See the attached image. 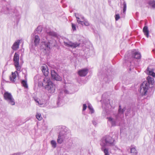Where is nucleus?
<instances>
[{
  "label": "nucleus",
  "mask_w": 155,
  "mask_h": 155,
  "mask_svg": "<svg viewBox=\"0 0 155 155\" xmlns=\"http://www.w3.org/2000/svg\"><path fill=\"white\" fill-rule=\"evenodd\" d=\"M74 15L76 17V18L77 19V22L79 24H81L82 25H83V24L82 23L83 22V21H81V19L79 18V17L78 16V14L75 13H74Z\"/></svg>",
  "instance_id": "cd10ccee"
},
{
  "label": "nucleus",
  "mask_w": 155,
  "mask_h": 155,
  "mask_svg": "<svg viewBox=\"0 0 155 155\" xmlns=\"http://www.w3.org/2000/svg\"><path fill=\"white\" fill-rule=\"evenodd\" d=\"M42 71L43 72L44 75L45 76V77H47L46 76L48 75V72L47 69L45 70H44V68H42Z\"/></svg>",
  "instance_id": "c756f323"
},
{
  "label": "nucleus",
  "mask_w": 155,
  "mask_h": 155,
  "mask_svg": "<svg viewBox=\"0 0 155 155\" xmlns=\"http://www.w3.org/2000/svg\"><path fill=\"white\" fill-rule=\"evenodd\" d=\"M34 100L37 103V104L38 105V104H39V102L40 100L37 98H34Z\"/></svg>",
  "instance_id": "4c0bfd02"
},
{
  "label": "nucleus",
  "mask_w": 155,
  "mask_h": 155,
  "mask_svg": "<svg viewBox=\"0 0 155 155\" xmlns=\"http://www.w3.org/2000/svg\"><path fill=\"white\" fill-rule=\"evenodd\" d=\"M87 106L85 104H83V110H85L87 108Z\"/></svg>",
  "instance_id": "58836bf2"
},
{
  "label": "nucleus",
  "mask_w": 155,
  "mask_h": 155,
  "mask_svg": "<svg viewBox=\"0 0 155 155\" xmlns=\"http://www.w3.org/2000/svg\"><path fill=\"white\" fill-rule=\"evenodd\" d=\"M88 42H86L85 43H83V45H82L84 51L87 52L89 51V46L88 45Z\"/></svg>",
  "instance_id": "6ab92c4d"
},
{
  "label": "nucleus",
  "mask_w": 155,
  "mask_h": 155,
  "mask_svg": "<svg viewBox=\"0 0 155 155\" xmlns=\"http://www.w3.org/2000/svg\"><path fill=\"white\" fill-rule=\"evenodd\" d=\"M20 42V40H18L15 42L12 47V49L14 50H17L19 48Z\"/></svg>",
  "instance_id": "a211bd4d"
},
{
  "label": "nucleus",
  "mask_w": 155,
  "mask_h": 155,
  "mask_svg": "<svg viewBox=\"0 0 155 155\" xmlns=\"http://www.w3.org/2000/svg\"><path fill=\"white\" fill-rule=\"evenodd\" d=\"M51 45V44L49 41L42 42L41 48L45 50H49L50 49Z\"/></svg>",
  "instance_id": "9d476101"
},
{
  "label": "nucleus",
  "mask_w": 155,
  "mask_h": 155,
  "mask_svg": "<svg viewBox=\"0 0 155 155\" xmlns=\"http://www.w3.org/2000/svg\"><path fill=\"white\" fill-rule=\"evenodd\" d=\"M60 97H58V100L57 101V105H58V106H59L60 105V104H61V103H60Z\"/></svg>",
  "instance_id": "ea45409f"
},
{
  "label": "nucleus",
  "mask_w": 155,
  "mask_h": 155,
  "mask_svg": "<svg viewBox=\"0 0 155 155\" xmlns=\"http://www.w3.org/2000/svg\"><path fill=\"white\" fill-rule=\"evenodd\" d=\"M48 7V5H46L45 6H43V5H42L41 6V7L42 8H47Z\"/></svg>",
  "instance_id": "a18cd8bd"
},
{
  "label": "nucleus",
  "mask_w": 155,
  "mask_h": 155,
  "mask_svg": "<svg viewBox=\"0 0 155 155\" xmlns=\"http://www.w3.org/2000/svg\"><path fill=\"white\" fill-rule=\"evenodd\" d=\"M132 58H141V55L140 53L134 50L132 51Z\"/></svg>",
  "instance_id": "4468645a"
},
{
  "label": "nucleus",
  "mask_w": 155,
  "mask_h": 155,
  "mask_svg": "<svg viewBox=\"0 0 155 155\" xmlns=\"http://www.w3.org/2000/svg\"><path fill=\"white\" fill-rule=\"evenodd\" d=\"M116 149L117 150H118V149L120 150V149H119L117 147H116Z\"/></svg>",
  "instance_id": "09e8293b"
},
{
  "label": "nucleus",
  "mask_w": 155,
  "mask_h": 155,
  "mask_svg": "<svg viewBox=\"0 0 155 155\" xmlns=\"http://www.w3.org/2000/svg\"><path fill=\"white\" fill-rule=\"evenodd\" d=\"M115 139L113 138L110 134L103 137L101 139L100 143L101 149L104 151V155H109L108 150L106 146H113L115 145Z\"/></svg>",
  "instance_id": "f257e3e1"
},
{
  "label": "nucleus",
  "mask_w": 155,
  "mask_h": 155,
  "mask_svg": "<svg viewBox=\"0 0 155 155\" xmlns=\"http://www.w3.org/2000/svg\"><path fill=\"white\" fill-rule=\"evenodd\" d=\"M42 86L45 87L50 93H54L55 90V85L48 77H45L42 83Z\"/></svg>",
  "instance_id": "20e7f679"
},
{
  "label": "nucleus",
  "mask_w": 155,
  "mask_h": 155,
  "mask_svg": "<svg viewBox=\"0 0 155 155\" xmlns=\"http://www.w3.org/2000/svg\"><path fill=\"white\" fill-rule=\"evenodd\" d=\"M17 74L18 75V72L16 71L14 72H12V74L10 76V79L12 82H15V79L17 77Z\"/></svg>",
  "instance_id": "f3484780"
},
{
  "label": "nucleus",
  "mask_w": 155,
  "mask_h": 155,
  "mask_svg": "<svg viewBox=\"0 0 155 155\" xmlns=\"http://www.w3.org/2000/svg\"><path fill=\"white\" fill-rule=\"evenodd\" d=\"M51 75L52 78L57 81H61L62 80L61 77L54 70L51 71Z\"/></svg>",
  "instance_id": "6e6552de"
},
{
  "label": "nucleus",
  "mask_w": 155,
  "mask_h": 155,
  "mask_svg": "<svg viewBox=\"0 0 155 155\" xmlns=\"http://www.w3.org/2000/svg\"><path fill=\"white\" fill-rule=\"evenodd\" d=\"M83 23H84V25L86 26H89L90 25V24H89V22L87 21L86 20H85L84 21V22Z\"/></svg>",
  "instance_id": "72a5a7b5"
},
{
  "label": "nucleus",
  "mask_w": 155,
  "mask_h": 155,
  "mask_svg": "<svg viewBox=\"0 0 155 155\" xmlns=\"http://www.w3.org/2000/svg\"><path fill=\"white\" fill-rule=\"evenodd\" d=\"M51 143L52 145V147L54 148H55L56 147V143L55 140H51Z\"/></svg>",
  "instance_id": "2f4dec72"
},
{
  "label": "nucleus",
  "mask_w": 155,
  "mask_h": 155,
  "mask_svg": "<svg viewBox=\"0 0 155 155\" xmlns=\"http://www.w3.org/2000/svg\"><path fill=\"white\" fill-rule=\"evenodd\" d=\"M47 34L48 35L54 37H56L57 36V34L55 32L53 31H46Z\"/></svg>",
  "instance_id": "393cba45"
},
{
  "label": "nucleus",
  "mask_w": 155,
  "mask_h": 155,
  "mask_svg": "<svg viewBox=\"0 0 155 155\" xmlns=\"http://www.w3.org/2000/svg\"><path fill=\"white\" fill-rule=\"evenodd\" d=\"M38 105L41 107H45L47 105L46 101L45 100L43 99L40 100L39 104H38Z\"/></svg>",
  "instance_id": "412c9836"
},
{
  "label": "nucleus",
  "mask_w": 155,
  "mask_h": 155,
  "mask_svg": "<svg viewBox=\"0 0 155 155\" xmlns=\"http://www.w3.org/2000/svg\"><path fill=\"white\" fill-rule=\"evenodd\" d=\"M33 41H34V45L36 46H38L40 42V38L39 36L37 35H35L33 38Z\"/></svg>",
  "instance_id": "dca6fc26"
},
{
  "label": "nucleus",
  "mask_w": 155,
  "mask_h": 155,
  "mask_svg": "<svg viewBox=\"0 0 155 155\" xmlns=\"http://www.w3.org/2000/svg\"><path fill=\"white\" fill-rule=\"evenodd\" d=\"M104 69L105 70V73L107 74V76L104 78V81L106 82H108L109 81H110L111 80V76L109 75V73L111 72V70L107 69L106 70V68H105ZM103 72H104V69L103 71Z\"/></svg>",
  "instance_id": "f8f14e48"
},
{
  "label": "nucleus",
  "mask_w": 155,
  "mask_h": 155,
  "mask_svg": "<svg viewBox=\"0 0 155 155\" xmlns=\"http://www.w3.org/2000/svg\"><path fill=\"white\" fill-rule=\"evenodd\" d=\"M130 153H133V154L136 155L137 153V150L135 147H133L131 145L130 148Z\"/></svg>",
  "instance_id": "bb28decb"
},
{
  "label": "nucleus",
  "mask_w": 155,
  "mask_h": 155,
  "mask_svg": "<svg viewBox=\"0 0 155 155\" xmlns=\"http://www.w3.org/2000/svg\"><path fill=\"white\" fill-rule=\"evenodd\" d=\"M92 123L94 125H95L97 124V122H96V121L93 120L92 121Z\"/></svg>",
  "instance_id": "c03bdc74"
},
{
  "label": "nucleus",
  "mask_w": 155,
  "mask_h": 155,
  "mask_svg": "<svg viewBox=\"0 0 155 155\" xmlns=\"http://www.w3.org/2000/svg\"><path fill=\"white\" fill-rule=\"evenodd\" d=\"M42 28L41 26H38L36 29V30L37 31L38 33L40 32L42 30Z\"/></svg>",
  "instance_id": "473e14b6"
},
{
  "label": "nucleus",
  "mask_w": 155,
  "mask_h": 155,
  "mask_svg": "<svg viewBox=\"0 0 155 155\" xmlns=\"http://www.w3.org/2000/svg\"><path fill=\"white\" fill-rule=\"evenodd\" d=\"M21 83L22 86L25 88H27L28 87V86L26 81L23 80L22 81Z\"/></svg>",
  "instance_id": "c85d7f7f"
},
{
  "label": "nucleus",
  "mask_w": 155,
  "mask_h": 155,
  "mask_svg": "<svg viewBox=\"0 0 155 155\" xmlns=\"http://www.w3.org/2000/svg\"><path fill=\"white\" fill-rule=\"evenodd\" d=\"M42 68H44V70H46L47 69V68H45L44 67H42Z\"/></svg>",
  "instance_id": "de8ad7c7"
},
{
  "label": "nucleus",
  "mask_w": 155,
  "mask_h": 155,
  "mask_svg": "<svg viewBox=\"0 0 155 155\" xmlns=\"http://www.w3.org/2000/svg\"><path fill=\"white\" fill-rule=\"evenodd\" d=\"M20 54H21V55L20 56V58H21L22 57V54L21 53V51H18V52H15L13 58H19Z\"/></svg>",
  "instance_id": "b1692460"
},
{
  "label": "nucleus",
  "mask_w": 155,
  "mask_h": 155,
  "mask_svg": "<svg viewBox=\"0 0 155 155\" xmlns=\"http://www.w3.org/2000/svg\"><path fill=\"white\" fill-rule=\"evenodd\" d=\"M90 111L91 112V114H92L94 113V110L93 108H91V109H89Z\"/></svg>",
  "instance_id": "79ce46f5"
},
{
  "label": "nucleus",
  "mask_w": 155,
  "mask_h": 155,
  "mask_svg": "<svg viewBox=\"0 0 155 155\" xmlns=\"http://www.w3.org/2000/svg\"><path fill=\"white\" fill-rule=\"evenodd\" d=\"M14 65L16 70L19 71H20L21 66L23 63L22 59H13Z\"/></svg>",
  "instance_id": "0eeeda50"
},
{
  "label": "nucleus",
  "mask_w": 155,
  "mask_h": 155,
  "mask_svg": "<svg viewBox=\"0 0 155 155\" xmlns=\"http://www.w3.org/2000/svg\"><path fill=\"white\" fill-rule=\"evenodd\" d=\"M88 70L87 68H84L79 71L78 74L81 77L85 76L88 72Z\"/></svg>",
  "instance_id": "2eb2a0df"
},
{
  "label": "nucleus",
  "mask_w": 155,
  "mask_h": 155,
  "mask_svg": "<svg viewBox=\"0 0 155 155\" xmlns=\"http://www.w3.org/2000/svg\"><path fill=\"white\" fill-rule=\"evenodd\" d=\"M4 99L6 100L8 103L12 105H15V100L11 94L8 92L5 91L3 94Z\"/></svg>",
  "instance_id": "423d86ee"
},
{
  "label": "nucleus",
  "mask_w": 155,
  "mask_h": 155,
  "mask_svg": "<svg viewBox=\"0 0 155 155\" xmlns=\"http://www.w3.org/2000/svg\"><path fill=\"white\" fill-rule=\"evenodd\" d=\"M88 107L89 109H91V108H93L91 105L90 103H88Z\"/></svg>",
  "instance_id": "a19ab883"
},
{
  "label": "nucleus",
  "mask_w": 155,
  "mask_h": 155,
  "mask_svg": "<svg viewBox=\"0 0 155 155\" xmlns=\"http://www.w3.org/2000/svg\"><path fill=\"white\" fill-rule=\"evenodd\" d=\"M36 117L37 119L39 120H41L42 119V117H41V114L40 113L36 114Z\"/></svg>",
  "instance_id": "7c9ffc66"
},
{
  "label": "nucleus",
  "mask_w": 155,
  "mask_h": 155,
  "mask_svg": "<svg viewBox=\"0 0 155 155\" xmlns=\"http://www.w3.org/2000/svg\"><path fill=\"white\" fill-rule=\"evenodd\" d=\"M121 7L123 8V13H125L127 8L126 3L124 1V0L123 4L121 3Z\"/></svg>",
  "instance_id": "a878e982"
},
{
  "label": "nucleus",
  "mask_w": 155,
  "mask_h": 155,
  "mask_svg": "<svg viewBox=\"0 0 155 155\" xmlns=\"http://www.w3.org/2000/svg\"><path fill=\"white\" fill-rule=\"evenodd\" d=\"M120 18V16H119V14H116L115 15V20L116 21H117Z\"/></svg>",
  "instance_id": "c9c22d12"
},
{
  "label": "nucleus",
  "mask_w": 155,
  "mask_h": 155,
  "mask_svg": "<svg viewBox=\"0 0 155 155\" xmlns=\"http://www.w3.org/2000/svg\"><path fill=\"white\" fill-rule=\"evenodd\" d=\"M147 81H144L141 84L140 89L139 90L143 95H146L148 94L150 84L153 85L154 83L153 78L149 76L147 77Z\"/></svg>",
  "instance_id": "7ed1b4c3"
},
{
  "label": "nucleus",
  "mask_w": 155,
  "mask_h": 155,
  "mask_svg": "<svg viewBox=\"0 0 155 155\" xmlns=\"http://www.w3.org/2000/svg\"><path fill=\"white\" fill-rule=\"evenodd\" d=\"M66 135V133L64 130H61L59 133V134L58 136V138L57 139V142L58 143H61L65 137V135Z\"/></svg>",
  "instance_id": "1a4fd4ad"
},
{
  "label": "nucleus",
  "mask_w": 155,
  "mask_h": 155,
  "mask_svg": "<svg viewBox=\"0 0 155 155\" xmlns=\"http://www.w3.org/2000/svg\"><path fill=\"white\" fill-rule=\"evenodd\" d=\"M0 5H3L1 12L5 14H9V15L13 17H18L19 14L16 9H12L10 8L8 4L4 0H0Z\"/></svg>",
  "instance_id": "f03ea898"
},
{
  "label": "nucleus",
  "mask_w": 155,
  "mask_h": 155,
  "mask_svg": "<svg viewBox=\"0 0 155 155\" xmlns=\"http://www.w3.org/2000/svg\"><path fill=\"white\" fill-rule=\"evenodd\" d=\"M126 109L125 108L121 110V106H119V108L118 109V113L117 115L116 116V120H120L123 116V113L125 111Z\"/></svg>",
  "instance_id": "9b49d317"
},
{
  "label": "nucleus",
  "mask_w": 155,
  "mask_h": 155,
  "mask_svg": "<svg viewBox=\"0 0 155 155\" xmlns=\"http://www.w3.org/2000/svg\"><path fill=\"white\" fill-rule=\"evenodd\" d=\"M78 16L79 17V18H80L81 20V21H84L85 20L84 17L83 16L81 15H79L78 14Z\"/></svg>",
  "instance_id": "f704fd0d"
},
{
  "label": "nucleus",
  "mask_w": 155,
  "mask_h": 155,
  "mask_svg": "<svg viewBox=\"0 0 155 155\" xmlns=\"http://www.w3.org/2000/svg\"><path fill=\"white\" fill-rule=\"evenodd\" d=\"M108 119V121L110 122L112 126H115L116 125V122L115 120L111 117H107Z\"/></svg>",
  "instance_id": "4be33fe9"
},
{
  "label": "nucleus",
  "mask_w": 155,
  "mask_h": 155,
  "mask_svg": "<svg viewBox=\"0 0 155 155\" xmlns=\"http://www.w3.org/2000/svg\"><path fill=\"white\" fill-rule=\"evenodd\" d=\"M77 39L79 43L74 42L73 43L69 41L68 39L65 38L64 41V45L68 47H71L72 48H76L80 45L81 43L83 41V37L81 35H77Z\"/></svg>",
  "instance_id": "39448f33"
},
{
  "label": "nucleus",
  "mask_w": 155,
  "mask_h": 155,
  "mask_svg": "<svg viewBox=\"0 0 155 155\" xmlns=\"http://www.w3.org/2000/svg\"><path fill=\"white\" fill-rule=\"evenodd\" d=\"M147 3L152 8H155V1L154 0H148Z\"/></svg>",
  "instance_id": "aec40b11"
},
{
  "label": "nucleus",
  "mask_w": 155,
  "mask_h": 155,
  "mask_svg": "<svg viewBox=\"0 0 155 155\" xmlns=\"http://www.w3.org/2000/svg\"><path fill=\"white\" fill-rule=\"evenodd\" d=\"M150 66H148L145 71V72L147 74L154 77H155V73L153 72L154 69L150 68Z\"/></svg>",
  "instance_id": "ddd939ff"
},
{
  "label": "nucleus",
  "mask_w": 155,
  "mask_h": 155,
  "mask_svg": "<svg viewBox=\"0 0 155 155\" xmlns=\"http://www.w3.org/2000/svg\"><path fill=\"white\" fill-rule=\"evenodd\" d=\"M143 31L147 38L149 37V30L147 26H145L143 28Z\"/></svg>",
  "instance_id": "5701e85b"
},
{
  "label": "nucleus",
  "mask_w": 155,
  "mask_h": 155,
  "mask_svg": "<svg viewBox=\"0 0 155 155\" xmlns=\"http://www.w3.org/2000/svg\"><path fill=\"white\" fill-rule=\"evenodd\" d=\"M72 29L74 31L76 30V25L75 24L72 23Z\"/></svg>",
  "instance_id": "e433bc0d"
},
{
  "label": "nucleus",
  "mask_w": 155,
  "mask_h": 155,
  "mask_svg": "<svg viewBox=\"0 0 155 155\" xmlns=\"http://www.w3.org/2000/svg\"><path fill=\"white\" fill-rule=\"evenodd\" d=\"M21 154V153H15L14 154H13V155H20Z\"/></svg>",
  "instance_id": "49530a36"
},
{
  "label": "nucleus",
  "mask_w": 155,
  "mask_h": 155,
  "mask_svg": "<svg viewBox=\"0 0 155 155\" xmlns=\"http://www.w3.org/2000/svg\"><path fill=\"white\" fill-rule=\"evenodd\" d=\"M63 91L65 94H69V93L68 91L66 89H64Z\"/></svg>",
  "instance_id": "37998d69"
}]
</instances>
